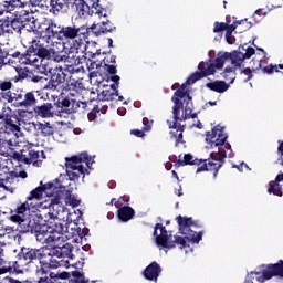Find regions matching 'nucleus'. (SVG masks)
Returning a JSON list of instances; mask_svg holds the SVG:
<instances>
[{"mask_svg": "<svg viewBox=\"0 0 283 283\" xmlns=\"http://www.w3.org/2000/svg\"><path fill=\"white\" fill-rule=\"evenodd\" d=\"M21 0H10L3 2V7L7 8L8 11H11L12 8H21Z\"/></svg>", "mask_w": 283, "mask_h": 283, "instance_id": "a878e982", "label": "nucleus"}, {"mask_svg": "<svg viewBox=\"0 0 283 283\" xmlns=\"http://www.w3.org/2000/svg\"><path fill=\"white\" fill-rule=\"evenodd\" d=\"M199 159H195L191 154H187L184 157H180L179 165H200Z\"/></svg>", "mask_w": 283, "mask_h": 283, "instance_id": "5701e85b", "label": "nucleus"}, {"mask_svg": "<svg viewBox=\"0 0 283 283\" xmlns=\"http://www.w3.org/2000/svg\"><path fill=\"white\" fill-rule=\"evenodd\" d=\"M242 76H247L243 78L244 83L251 81V78H253V74H251V70H245L243 73H242Z\"/></svg>", "mask_w": 283, "mask_h": 283, "instance_id": "473e14b6", "label": "nucleus"}, {"mask_svg": "<svg viewBox=\"0 0 283 283\" xmlns=\"http://www.w3.org/2000/svg\"><path fill=\"white\" fill-rule=\"evenodd\" d=\"M143 124H144V132H150L151 126L154 125V120H149L148 118H144Z\"/></svg>", "mask_w": 283, "mask_h": 283, "instance_id": "2f4dec72", "label": "nucleus"}, {"mask_svg": "<svg viewBox=\"0 0 283 283\" xmlns=\"http://www.w3.org/2000/svg\"><path fill=\"white\" fill-rule=\"evenodd\" d=\"M85 48V43L83 42V40H75L73 42V50H75L76 52L82 51Z\"/></svg>", "mask_w": 283, "mask_h": 283, "instance_id": "c85d7f7f", "label": "nucleus"}, {"mask_svg": "<svg viewBox=\"0 0 283 283\" xmlns=\"http://www.w3.org/2000/svg\"><path fill=\"white\" fill-rule=\"evenodd\" d=\"M275 182H283V172L279 174L275 178Z\"/></svg>", "mask_w": 283, "mask_h": 283, "instance_id": "ea45409f", "label": "nucleus"}, {"mask_svg": "<svg viewBox=\"0 0 283 283\" xmlns=\"http://www.w3.org/2000/svg\"><path fill=\"white\" fill-rule=\"evenodd\" d=\"M178 196L179 197L182 196V190H179Z\"/></svg>", "mask_w": 283, "mask_h": 283, "instance_id": "13d9d810", "label": "nucleus"}, {"mask_svg": "<svg viewBox=\"0 0 283 283\" xmlns=\"http://www.w3.org/2000/svg\"><path fill=\"white\" fill-rule=\"evenodd\" d=\"M14 182V178L8 177L6 180L0 181V188L2 187L7 191H10V184Z\"/></svg>", "mask_w": 283, "mask_h": 283, "instance_id": "cd10ccee", "label": "nucleus"}, {"mask_svg": "<svg viewBox=\"0 0 283 283\" xmlns=\"http://www.w3.org/2000/svg\"><path fill=\"white\" fill-rule=\"evenodd\" d=\"M172 114L175 123L178 120H187V118H196V114H192L191 107H193V103L191 102V95H189V86L187 84H182L180 88L175 92L172 96Z\"/></svg>", "mask_w": 283, "mask_h": 283, "instance_id": "0eeeda50", "label": "nucleus"}, {"mask_svg": "<svg viewBox=\"0 0 283 283\" xmlns=\"http://www.w3.org/2000/svg\"><path fill=\"white\" fill-rule=\"evenodd\" d=\"M93 165L94 158L87 156V153H82L71 159L66 158V175H60L55 182L45 184L32 190L28 200L17 208L10 220L19 222V220H23L24 213H40L43 217V222L49 227H54L56 224H53L55 220H62V222H66V230H63L62 226V231L64 233L76 231L70 240L78 242L83 239L81 228L76 226V220L81 218V211H70L61 205V200L64 198L65 205L73 208L81 205V199L72 195V190L67 187H70V180H78L81 176L85 178V174H88L87 170L92 169ZM42 211L48 212L43 216Z\"/></svg>", "mask_w": 283, "mask_h": 283, "instance_id": "f257e3e1", "label": "nucleus"}, {"mask_svg": "<svg viewBox=\"0 0 283 283\" xmlns=\"http://www.w3.org/2000/svg\"><path fill=\"white\" fill-rule=\"evenodd\" d=\"M117 114H118L119 116H125V108H118V109H117Z\"/></svg>", "mask_w": 283, "mask_h": 283, "instance_id": "a18cd8bd", "label": "nucleus"}, {"mask_svg": "<svg viewBox=\"0 0 283 283\" xmlns=\"http://www.w3.org/2000/svg\"><path fill=\"white\" fill-rule=\"evenodd\" d=\"M170 129H176L178 139L177 142L180 143L182 140V126L178 125V123L174 122L172 124L169 125Z\"/></svg>", "mask_w": 283, "mask_h": 283, "instance_id": "bb28decb", "label": "nucleus"}, {"mask_svg": "<svg viewBox=\"0 0 283 283\" xmlns=\"http://www.w3.org/2000/svg\"><path fill=\"white\" fill-rule=\"evenodd\" d=\"M99 87H104L102 96L104 101H114V96H118V84H107V81H102Z\"/></svg>", "mask_w": 283, "mask_h": 283, "instance_id": "4468645a", "label": "nucleus"}, {"mask_svg": "<svg viewBox=\"0 0 283 283\" xmlns=\"http://www.w3.org/2000/svg\"><path fill=\"white\" fill-rule=\"evenodd\" d=\"M279 67H280V70H283V64H280Z\"/></svg>", "mask_w": 283, "mask_h": 283, "instance_id": "e2e57ef3", "label": "nucleus"}, {"mask_svg": "<svg viewBox=\"0 0 283 283\" xmlns=\"http://www.w3.org/2000/svg\"><path fill=\"white\" fill-rule=\"evenodd\" d=\"M107 72L109 73V74H116V66H114V65H109L108 67H107Z\"/></svg>", "mask_w": 283, "mask_h": 283, "instance_id": "4c0bfd02", "label": "nucleus"}, {"mask_svg": "<svg viewBox=\"0 0 283 283\" xmlns=\"http://www.w3.org/2000/svg\"><path fill=\"white\" fill-rule=\"evenodd\" d=\"M252 54H255V49H244V46L239 48V52H219L214 63L200 62L198 65L199 72L191 74L184 85L189 87V85H193L196 81H200V78H205V76H213L218 70H222V67H224L226 63H231L234 67H240V65H242V61H244V59H249Z\"/></svg>", "mask_w": 283, "mask_h": 283, "instance_id": "20e7f679", "label": "nucleus"}, {"mask_svg": "<svg viewBox=\"0 0 283 283\" xmlns=\"http://www.w3.org/2000/svg\"><path fill=\"white\" fill-rule=\"evenodd\" d=\"M197 127H198L199 129H202V124H198Z\"/></svg>", "mask_w": 283, "mask_h": 283, "instance_id": "6e6d98bb", "label": "nucleus"}, {"mask_svg": "<svg viewBox=\"0 0 283 283\" xmlns=\"http://www.w3.org/2000/svg\"><path fill=\"white\" fill-rule=\"evenodd\" d=\"M263 72L265 74H273V72H279L277 65L270 64V65L263 67Z\"/></svg>", "mask_w": 283, "mask_h": 283, "instance_id": "7c9ffc66", "label": "nucleus"}, {"mask_svg": "<svg viewBox=\"0 0 283 283\" xmlns=\"http://www.w3.org/2000/svg\"><path fill=\"white\" fill-rule=\"evenodd\" d=\"M72 275L73 277H83V273H81V271H73Z\"/></svg>", "mask_w": 283, "mask_h": 283, "instance_id": "58836bf2", "label": "nucleus"}, {"mask_svg": "<svg viewBox=\"0 0 283 283\" xmlns=\"http://www.w3.org/2000/svg\"><path fill=\"white\" fill-rule=\"evenodd\" d=\"M20 227V231L28 233L30 231H35V238L41 244H46L44 248L24 249L22 250V255L25 262H32V260H40V264H46L50 268H56L60 264H52V258H63V250L70 249V243L67 240L74 238V232L63 231V224L50 226L44 223L43 214L24 212L23 217L19 221L11 220Z\"/></svg>", "mask_w": 283, "mask_h": 283, "instance_id": "f03ea898", "label": "nucleus"}, {"mask_svg": "<svg viewBox=\"0 0 283 283\" xmlns=\"http://www.w3.org/2000/svg\"><path fill=\"white\" fill-rule=\"evenodd\" d=\"M4 132L6 134H11L15 138H21L23 136V133L21 132V128L19 127V122H14L12 119H8L4 125Z\"/></svg>", "mask_w": 283, "mask_h": 283, "instance_id": "a211bd4d", "label": "nucleus"}, {"mask_svg": "<svg viewBox=\"0 0 283 283\" xmlns=\"http://www.w3.org/2000/svg\"><path fill=\"white\" fill-rule=\"evenodd\" d=\"M274 275L283 280V261L276 264L262 265L254 271L248 272L244 283H264Z\"/></svg>", "mask_w": 283, "mask_h": 283, "instance_id": "9d476101", "label": "nucleus"}, {"mask_svg": "<svg viewBox=\"0 0 283 283\" xmlns=\"http://www.w3.org/2000/svg\"><path fill=\"white\" fill-rule=\"evenodd\" d=\"M238 25H241L242 30H249L252 27L251 22L247 21V19L235 22L232 25H228L224 22H216L213 32L218 33L226 30V41L230 45H233V39L231 38V34H233V31L235 30V28H238Z\"/></svg>", "mask_w": 283, "mask_h": 283, "instance_id": "f8f14e48", "label": "nucleus"}, {"mask_svg": "<svg viewBox=\"0 0 283 283\" xmlns=\"http://www.w3.org/2000/svg\"><path fill=\"white\" fill-rule=\"evenodd\" d=\"M73 133L75 134V136H78V135L83 134V129H81V128H74V129H73Z\"/></svg>", "mask_w": 283, "mask_h": 283, "instance_id": "37998d69", "label": "nucleus"}, {"mask_svg": "<svg viewBox=\"0 0 283 283\" xmlns=\"http://www.w3.org/2000/svg\"><path fill=\"white\" fill-rule=\"evenodd\" d=\"M279 154H280V157L283 158V142H279Z\"/></svg>", "mask_w": 283, "mask_h": 283, "instance_id": "e433bc0d", "label": "nucleus"}, {"mask_svg": "<svg viewBox=\"0 0 283 283\" xmlns=\"http://www.w3.org/2000/svg\"><path fill=\"white\" fill-rule=\"evenodd\" d=\"M160 265H158L156 262H153L144 271V276L150 282H156L158 280V275H160Z\"/></svg>", "mask_w": 283, "mask_h": 283, "instance_id": "f3484780", "label": "nucleus"}, {"mask_svg": "<svg viewBox=\"0 0 283 283\" xmlns=\"http://www.w3.org/2000/svg\"><path fill=\"white\" fill-rule=\"evenodd\" d=\"M172 176L178 180V172H176V170H172Z\"/></svg>", "mask_w": 283, "mask_h": 283, "instance_id": "8fccbe9b", "label": "nucleus"}, {"mask_svg": "<svg viewBox=\"0 0 283 283\" xmlns=\"http://www.w3.org/2000/svg\"><path fill=\"white\" fill-rule=\"evenodd\" d=\"M268 193H273L274 196H279V198H282V185L276 181H271L269 184Z\"/></svg>", "mask_w": 283, "mask_h": 283, "instance_id": "412c9836", "label": "nucleus"}, {"mask_svg": "<svg viewBox=\"0 0 283 283\" xmlns=\"http://www.w3.org/2000/svg\"><path fill=\"white\" fill-rule=\"evenodd\" d=\"M34 94L32 93H27L25 94V99H24V105H34L35 103Z\"/></svg>", "mask_w": 283, "mask_h": 283, "instance_id": "c756f323", "label": "nucleus"}, {"mask_svg": "<svg viewBox=\"0 0 283 283\" xmlns=\"http://www.w3.org/2000/svg\"><path fill=\"white\" fill-rule=\"evenodd\" d=\"M96 56H101V53H99V52L93 53V54L91 55V59H96Z\"/></svg>", "mask_w": 283, "mask_h": 283, "instance_id": "de8ad7c7", "label": "nucleus"}, {"mask_svg": "<svg viewBox=\"0 0 283 283\" xmlns=\"http://www.w3.org/2000/svg\"><path fill=\"white\" fill-rule=\"evenodd\" d=\"M111 81H113V83H118V81H120V76L113 75V76H111Z\"/></svg>", "mask_w": 283, "mask_h": 283, "instance_id": "a19ab883", "label": "nucleus"}, {"mask_svg": "<svg viewBox=\"0 0 283 283\" xmlns=\"http://www.w3.org/2000/svg\"><path fill=\"white\" fill-rule=\"evenodd\" d=\"M70 277V274L67 272L61 273L60 279L61 280H67Z\"/></svg>", "mask_w": 283, "mask_h": 283, "instance_id": "79ce46f5", "label": "nucleus"}, {"mask_svg": "<svg viewBox=\"0 0 283 283\" xmlns=\"http://www.w3.org/2000/svg\"><path fill=\"white\" fill-rule=\"evenodd\" d=\"M118 101H124V97H123V96H119V97H118Z\"/></svg>", "mask_w": 283, "mask_h": 283, "instance_id": "052dcab7", "label": "nucleus"}, {"mask_svg": "<svg viewBox=\"0 0 283 283\" xmlns=\"http://www.w3.org/2000/svg\"><path fill=\"white\" fill-rule=\"evenodd\" d=\"M118 218L122 222H129L134 218V209L123 207L118 210Z\"/></svg>", "mask_w": 283, "mask_h": 283, "instance_id": "aec40b11", "label": "nucleus"}, {"mask_svg": "<svg viewBox=\"0 0 283 283\" xmlns=\"http://www.w3.org/2000/svg\"><path fill=\"white\" fill-rule=\"evenodd\" d=\"M96 119V115L94 113H90L88 114V120H95Z\"/></svg>", "mask_w": 283, "mask_h": 283, "instance_id": "c03bdc74", "label": "nucleus"}, {"mask_svg": "<svg viewBox=\"0 0 283 283\" xmlns=\"http://www.w3.org/2000/svg\"><path fill=\"white\" fill-rule=\"evenodd\" d=\"M8 56H12V59L21 60V53L20 52H15L12 55L8 54L7 52H3V49L0 48V63H3V59H8Z\"/></svg>", "mask_w": 283, "mask_h": 283, "instance_id": "393cba45", "label": "nucleus"}, {"mask_svg": "<svg viewBox=\"0 0 283 283\" xmlns=\"http://www.w3.org/2000/svg\"><path fill=\"white\" fill-rule=\"evenodd\" d=\"M67 6H73L76 9L78 17H95L96 19H103L107 17V11L98 3L90 4L85 3V0H65Z\"/></svg>", "mask_w": 283, "mask_h": 283, "instance_id": "9b49d317", "label": "nucleus"}, {"mask_svg": "<svg viewBox=\"0 0 283 283\" xmlns=\"http://www.w3.org/2000/svg\"><path fill=\"white\" fill-rule=\"evenodd\" d=\"M206 87L212 92H218V94H224V92L229 90V84H227L224 81H214L206 84Z\"/></svg>", "mask_w": 283, "mask_h": 283, "instance_id": "6ab92c4d", "label": "nucleus"}, {"mask_svg": "<svg viewBox=\"0 0 283 283\" xmlns=\"http://www.w3.org/2000/svg\"><path fill=\"white\" fill-rule=\"evenodd\" d=\"M130 134H133V136H137V138H143V136H145V133L138 129L130 130Z\"/></svg>", "mask_w": 283, "mask_h": 283, "instance_id": "72a5a7b5", "label": "nucleus"}, {"mask_svg": "<svg viewBox=\"0 0 283 283\" xmlns=\"http://www.w3.org/2000/svg\"><path fill=\"white\" fill-rule=\"evenodd\" d=\"M81 105L78 102L69 98L63 99L59 104L52 105L51 103H46L36 108L38 116L41 118H52L54 116H61V114H74L76 109H78Z\"/></svg>", "mask_w": 283, "mask_h": 283, "instance_id": "1a4fd4ad", "label": "nucleus"}, {"mask_svg": "<svg viewBox=\"0 0 283 283\" xmlns=\"http://www.w3.org/2000/svg\"><path fill=\"white\" fill-rule=\"evenodd\" d=\"M91 30L96 36H101V34L112 32L114 30V25H112V22L103 20L102 22H94L91 25Z\"/></svg>", "mask_w": 283, "mask_h": 283, "instance_id": "dca6fc26", "label": "nucleus"}, {"mask_svg": "<svg viewBox=\"0 0 283 283\" xmlns=\"http://www.w3.org/2000/svg\"><path fill=\"white\" fill-rule=\"evenodd\" d=\"M177 87H178L177 84H174V85H172V90H176Z\"/></svg>", "mask_w": 283, "mask_h": 283, "instance_id": "4d7b16f0", "label": "nucleus"}, {"mask_svg": "<svg viewBox=\"0 0 283 283\" xmlns=\"http://www.w3.org/2000/svg\"><path fill=\"white\" fill-rule=\"evenodd\" d=\"M31 81H32L33 83H40V81H43V77H41V76H39V75H33V76L31 77Z\"/></svg>", "mask_w": 283, "mask_h": 283, "instance_id": "c9c22d12", "label": "nucleus"}, {"mask_svg": "<svg viewBox=\"0 0 283 283\" xmlns=\"http://www.w3.org/2000/svg\"><path fill=\"white\" fill-rule=\"evenodd\" d=\"M1 244H3V242H2V241H0V247H1Z\"/></svg>", "mask_w": 283, "mask_h": 283, "instance_id": "774afa93", "label": "nucleus"}, {"mask_svg": "<svg viewBox=\"0 0 283 283\" xmlns=\"http://www.w3.org/2000/svg\"><path fill=\"white\" fill-rule=\"evenodd\" d=\"M101 65H102L101 62L94 61V62H91L88 69H90V70H98V69L101 67Z\"/></svg>", "mask_w": 283, "mask_h": 283, "instance_id": "f704fd0d", "label": "nucleus"}, {"mask_svg": "<svg viewBox=\"0 0 283 283\" xmlns=\"http://www.w3.org/2000/svg\"><path fill=\"white\" fill-rule=\"evenodd\" d=\"M206 149H212L210 159L205 160V164L197 168V174L200 171H214L218 176V169L222 167V160L231 154V145L227 143V133L222 126H216L206 134Z\"/></svg>", "mask_w": 283, "mask_h": 283, "instance_id": "39448f33", "label": "nucleus"}, {"mask_svg": "<svg viewBox=\"0 0 283 283\" xmlns=\"http://www.w3.org/2000/svg\"><path fill=\"white\" fill-rule=\"evenodd\" d=\"M19 163L25 165H33V167H41V163L45 160V154L43 151L31 149L29 151H22L18 157Z\"/></svg>", "mask_w": 283, "mask_h": 283, "instance_id": "ddd939ff", "label": "nucleus"}, {"mask_svg": "<svg viewBox=\"0 0 283 283\" xmlns=\"http://www.w3.org/2000/svg\"><path fill=\"white\" fill-rule=\"evenodd\" d=\"M171 136H176V132H170Z\"/></svg>", "mask_w": 283, "mask_h": 283, "instance_id": "680f3d73", "label": "nucleus"}, {"mask_svg": "<svg viewBox=\"0 0 283 283\" xmlns=\"http://www.w3.org/2000/svg\"><path fill=\"white\" fill-rule=\"evenodd\" d=\"M114 43V41L109 38L108 39V44H109V48H112V44Z\"/></svg>", "mask_w": 283, "mask_h": 283, "instance_id": "5fc2aeb1", "label": "nucleus"}, {"mask_svg": "<svg viewBox=\"0 0 283 283\" xmlns=\"http://www.w3.org/2000/svg\"><path fill=\"white\" fill-rule=\"evenodd\" d=\"M21 178H28V174L27 172H20Z\"/></svg>", "mask_w": 283, "mask_h": 283, "instance_id": "3c124183", "label": "nucleus"}, {"mask_svg": "<svg viewBox=\"0 0 283 283\" xmlns=\"http://www.w3.org/2000/svg\"><path fill=\"white\" fill-rule=\"evenodd\" d=\"M258 12H260V10H256V11H255V14H258Z\"/></svg>", "mask_w": 283, "mask_h": 283, "instance_id": "69168bd1", "label": "nucleus"}, {"mask_svg": "<svg viewBox=\"0 0 283 283\" xmlns=\"http://www.w3.org/2000/svg\"><path fill=\"white\" fill-rule=\"evenodd\" d=\"M176 220L179 227L178 234L171 237V233L167 232V229L163 224L157 223L154 231L155 242L160 251L163 249H174L177 244L179 249H185L186 253H189L191 251V244H200L205 232L193 230L197 224L191 218L178 216Z\"/></svg>", "mask_w": 283, "mask_h": 283, "instance_id": "7ed1b4c3", "label": "nucleus"}, {"mask_svg": "<svg viewBox=\"0 0 283 283\" xmlns=\"http://www.w3.org/2000/svg\"><path fill=\"white\" fill-rule=\"evenodd\" d=\"M242 167H247V169H249V166L247 164H242Z\"/></svg>", "mask_w": 283, "mask_h": 283, "instance_id": "bf43d9fd", "label": "nucleus"}, {"mask_svg": "<svg viewBox=\"0 0 283 283\" xmlns=\"http://www.w3.org/2000/svg\"><path fill=\"white\" fill-rule=\"evenodd\" d=\"M111 202H112V205H114V202H116V199H112V201H111Z\"/></svg>", "mask_w": 283, "mask_h": 283, "instance_id": "0e129e2a", "label": "nucleus"}, {"mask_svg": "<svg viewBox=\"0 0 283 283\" xmlns=\"http://www.w3.org/2000/svg\"><path fill=\"white\" fill-rule=\"evenodd\" d=\"M0 90L2 98L8 101V103H12V101H19V97H21V95H17L10 91L12 90V82H0Z\"/></svg>", "mask_w": 283, "mask_h": 283, "instance_id": "2eb2a0df", "label": "nucleus"}, {"mask_svg": "<svg viewBox=\"0 0 283 283\" xmlns=\"http://www.w3.org/2000/svg\"><path fill=\"white\" fill-rule=\"evenodd\" d=\"M2 273H6V268H3V266L0 265V275H1Z\"/></svg>", "mask_w": 283, "mask_h": 283, "instance_id": "603ef678", "label": "nucleus"}, {"mask_svg": "<svg viewBox=\"0 0 283 283\" xmlns=\"http://www.w3.org/2000/svg\"><path fill=\"white\" fill-rule=\"evenodd\" d=\"M38 129L43 136H52V134H54V127L50 125V123L39 124Z\"/></svg>", "mask_w": 283, "mask_h": 283, "instance_id": "b1692460", "label": "nucleus"}, {"mask_svg": "<svg viewBox=\"0 0 283 283\" xmlns=\"http://www.w3.org/2000/svg\"><path fill=\"white\" fill-rule=\"evenodd\" d=\"M208 105H210L211 107L218 105V102H209Z\"/></svg>", "mask_w": 283, "mask_h": 283, "instance_id": "09e8293b", "label": "nucleus"}, {"mask_svg": "<svg viewBox=\"0 0 283 283\" xmlns=\"http://www.w3.org/2000/svg\"><path fill=\"white\" fill-rule=\"evenodd\" d=\"M208 56H209V59H213V56H216V51H209L208 52Z\"/></svg>", "mask_w": 283, "mask_h": 283, "instance_id": "49530a36", "label": "nucleus"}, {"mask_svg": "<svg viewBox=\"0 0 283 283\" xmlns=\"http://www.w3.org/2000/svg\"><path fill=\"white\" fill-rule=\"evenodd\" d=\"M38 34H40L42 41L46 43H53L54 38L61 39H76L81 29L76 27H59L52 21H44L36 28Z\"/></svg>", "mask_w": 283, "mask_h": 283, "instance_id": "6e6552de", "label": "nucleus"}, {"mask_svg": "<svg viewBox=\"0 0 283 283\" xmlns=\"http://www.w3.org/2000/svg\"><path fill=\"white\" fill-rule=\"evenodd\" d=\"M259 51L264 52V50H262V49H259Z\"/></svg>", "mask_w": 283, "mask_h": 283, "instance_id": "338daca9", "label": "nucleus"}, {"mask_svg": "<svg viewBox=\"0 0 283 283\" xmlns=\"http://www.w3.org/2000/svg\"><path fill=\"white\" fill-rule=\"evenodd\" d=\"M166 169L169 171V169H171V164H166Z\"/></svg>", "mask_w": 283, "mask_h": 283, "instance_id": "864d4df0", "label": "nucleus"}, {"mask_svg": "<svg viewBox=\"0 0 283 283\" xmlns=\"http://www.w3.org/2000/svg\"><path fill=\"white\" fill-rule=\"evenodd\" d=\"M222 75V78L226 81H230V84L235 81V67H226L223 72L220 73Z\"/></svg>", "mask_w": 283, "mask_h": 283, "instance_id": "4be33fe9", "label": "nucleus"}, {"mask_svg": "<svg viewBox=\"0 0 283 283\" xmlns=\"http://www.w3.org/2000/svg\"><path fill=\"white\" fill-rule=\"evenodd\" d=\"M39 35V40H32V48L38 50L36 55H30L29 63L38 67L40 72H48V63L45 61H54L55 63H61V61H65L63 55H60L52 49L53 43H48L45 40L41 39V34L36 32Z\"/></svg>", "mask_w": 283, "mask_h": 283, "instance_id": "423d86ee", "label": "nucleus"}]
</instances>
